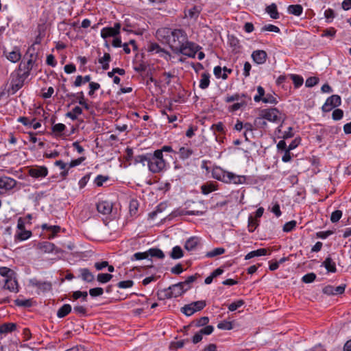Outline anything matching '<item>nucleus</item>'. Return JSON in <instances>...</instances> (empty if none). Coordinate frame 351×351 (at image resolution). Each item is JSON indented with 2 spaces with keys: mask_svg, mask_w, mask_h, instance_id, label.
<instances>
[{
  "mask_svg": "<svg viewBox=\"0 0 351 351\" xmlns=\"http://www.w3.org/2000/svg\"><path fill=\"white\" fill-rule=\"evenodd\" d=\"M156 36L176 54L195 58L197 52L202 49L199 45L189 40L186 32L182 29L160 28L156 31Z\"/></svg>",
  "mask_w": 351,
  "mask_h": 351,
  "instance_id": "nucleus-1",
  "label": "nucleus"
},
{
  "mask_svg": "<svg viewBox=\"0 0 351 351\" xmlns=\"http://www.w3.org/2000/svg\"><path fill=\"white\" fill-rule=\"evenodd\" d=\"M251 101V97L246 93H234L233 95H227L224 98V101L227 104H231L227 107L230 112H235L239 110H243Z\"/></svg>",
  "mask_w": 351,
  "mask_h": 351,
  "instance_id": "nucleus-2",
  "label": "nucleus"
},
{
  "mask_svg": "<svg viewBox=\"0 0 351 351\" xmlns=\"http://www.w3.org/2000/svg\"><path fill=\"white\" fill-rule=\"evenodd\" d=\"M212 177L219 181L226 184H242L245 181V177L238 176L232 172L224 170L220 167L215 166L212 169Z\"/></svg>",
  "mask_w": 351,
  "mask_h": 351,
  "instance_id": "nucleus-3",
  "label": "nucleus"
},
{
  "mask_svg": "<svg viewBox=\"0 0 351 351\" xmlns=\"http://www.w3.org/2000/svg\"><path fill=\"white\" fill-rule=\"evenodd\" d=\"M166 164L161 150H156L153 153H149L147 167L151 172L158 173L162 171L166 168Z\"/></svg>",
  "mask_w": 351,
  "mask_h": 351,
  "instance_id": "nucleus-4",
  "label": "nucleus"
},
{
  "mask_svg": "<svg viewBox=\"0 0 351 351\" xmlns=\"http://www.w3.org/2000/svg\"><path fill=\"white\" fill-rule=\"evenodd\" d=\"M180 286V284L177 283L160 291L158 293V298L160 300H165L180 296L184 293Z\"/></svg>",
  "mask_w": 351,
  "mask_h": 351,
  "instance_id": "nucleus-5",
  "label": "nucleus"
},
{
  "mask_svg": "<svg viewBox=\"0 0 351 351\" xmlns=\"http://www.w3.org/2000/svg\"><path fill=\"white\" fill-rule=\"evenodd\" d=\"M25 219L19 217L17 220L16 230L14 234V240L18 241H23L29 239L32 236L31 230L25 229Z\"/></svg>",
  "mask_w": 351,
  "mask_h": 351,
  "instance_id": "nucleus-6",
  "label": "nucleus"
},
{
  "mask_svg": "<svg viewBox=\"0 0 351 351\" xmlns=\"http://www.w3.org/2000/svg\"><path fill=\"white\" fill-rule=\"evenodd\" d=\"M261 112L263 117L268 121L278 123L284 120L281 112L276 108L263 109Z\"/></svg>",
  "mask_w": 351,
  "mask_h": 351,
  "instance_id": "nucleus-7",
  "label": "nucleus"
},
{
  "mask_svg": "<svg viewBox=\"0 0 351 351\" xmlns=\"http://www.w3.org/2000/svg\"><path fill=\"white\" fill-rule=\"evenodd\" d=\"M206 305L204 300H199L185 305L181 308V311L186 316H191L195 312L202 310Z\"/></svg>",
  "mask_w": 351,
  "mask_h": 351,
  "instance_id": "nucleus-8",
  "label": "nucleus"
},
{
  "mask_svg": "<svg viewBox=\"0 0 351 351\" xmlns=\"http://www.w3.org/2000/svg\"><path fill=\"white\" fill-rule=\"evenodd\" d=\"M147 51L152 53H158L160 57L163 58L167 61L171 59L172 55L165 49L162 48L156 43H150L147 45Z\"/></svg>",
  "mask_w": 351,
  "mask_h": 351,
  "instance_id": "nucleus-9",
  "label": "nucleus"
},
{
  "mask_svg": "<svg viewBox=\"0 0 351 351\" xmlns=\"http://www.w3.org/2000/svg\"><path fill=\"white\" fill-rule=\"evenodd\" d=\"M121 24L119 23H115L113 27H106L101 30V36L104 39H106L109 37H116L119 36L121 30Z\"/></svg>",
  "mask_w": 351,
  "mask_h": 351,
  "instance_id": "nucleus-10",
  "label": "nucleus"
},
{
  "mask_svg": "<svg viewBox=\"0 0 351 351\" xmlns=\"http://www.w3.org/2000/svg\"><path fill=\"white\" fill-rule=\"evenodd\" d=\"M48 174V169L45 166L32 167L28 170V175L35 179H42Z\"/></svg>",
  "mask_w": 351,
  "mask_h": 351,
  "instance_id": "nucleus-11",
  "label": "nucleus"
},
{
  "mask_svg": "<svg viewBox=\"0 0 351 351\" xmlns=\"http://www.w3.org/2000/svg\"><path fill=\"white\" fill-rule=\"evenodd\" d=\"M17 182L14 178L8 176H0V191H10L16 186Z\"/></svg>",
  "mask_w": 351,
  "mask_h": 351,
  "instance_id": "nucleus-12",
  "label": "nucleus"
},
{
  "mask_svg": "<svg viewBox=\"0 0 351 351\" xmlns=\"http://www.w3.org/2000/svg\"><path fill=\"white\" fill-rule=\"evenodd\" d=\"M97 210L102 215H109L112 212V204L108 201H100L97 204Z\"/></svg>",
  "mask_w": 351,
  "mask_h": 351,
  "instance_id": "nucleus-13",
  "label": "nucleus"
},
{
  "mask_svg": "<svg viewBox=\"0 0 351 351\" xmlns=\"http://www.w3.org/2000/svg\"><path fill=\"white\" fill-rule=\"evenodd\" d=\"M31 283L34 287H36L43 293L49 291L52 288L51 283L49 282L39 281L34 279L31 280Z\"/></svg>",
  "mask_w": 351,
  "mask_h": 351,
  "instance_id": "nucleus-14",
  "label": "nucleus"
},
{
  "mask_svg": "<svg viewBox=\"0 0 351 351\" xmlns=\"http://www.w3.org/2000/svg\"><path fill=\"white\" fill-rule=\"evenodd\" d=\"M18 121L21 123L23 125L32 128L34 130H36L41 127V123L39 121H36V119H29L26 117H20L18 119Z\"/></svg>",
  "mask_w": 351,
  "mask_h": 351,
  "instance_id": "nucleus-15",
  "label": "nucleus"
},
{
  "mask_svg": "<svg viewBox=\"0 0 351 351\" xmlns=\"http://www.w3.org/2000/svg\"><path fill=\"white\" fill-rule=\"evenodd\" d=\"M252 58L256 64H262L266 62L267 54L264 50H256L252 52Z\"/></svg>",
  "mask_w": 351,
  "mask_h": 351,
  "instance_id": "nucleus-16",
  "label": "nucleus"
},
{
  "mask_svg": "<svg viewBox=\"0 0 351 351\" xmlns=\"http://www.w3.org/2000/svg\"><path fill=\"white\" fill-rule=\"evenodd\" d=\"M79 278L86 282H92L95 280V276L88 268H80L78 269Z\"/></svg>",
  "mask_w": 351,
  "mask_h": 351,
  "instance_id": "nucleus-17",
  "label": "nucleus"
},
{
  "mask_svg": "<svg viewBox=\"0 0 351 351\" xmlns=\"http://www.w3.org/2000/svg\"><path fill=\"white\" fill-rule=\"evenodd\" d=\"M218 189V184L215 182L208 181L201 186V191L204 195H208Z\"/></svg>",
  "mask_w": 351,
  "mask_h": 351,
  "instance_id": "nucleus-18",
  "label": "nucleus"
},
{
  "mask_svg": "<svg viewBox=\"0 0 351 351\" xmlns=\"http://www.w3.org/2000/svg\"><path fill=\"white\" fill-rule=\"evenodd\" d=\"M67 97H71H71L75 98L77 100L79 104L82 106L86 110H89L90 106L86 102V99H85L84 94L82 91H80L77 93L68 94Z\"/></svg>",
  "mask_w": 351,
  "mask_h": 351,
  "instance_id": "nucleus-19",
  "label": "nucleus"
},
{
  "mask_svg": "<svg viewBox=\"0 0 351 351\" xmlns=\"http://www.w3.org/2000/svg\"><path fill=\"white\" fill-rule=\"evenodd\" d=\"M345 285H339L338 287L328 285L324 288V291L325 293L329 295H339L345 291Z\"/></svg>",
  "mask_w": 351,
  "mask_h": 351,
  "instance_id": "nucleus-20",
  "label": "nucleus"
},
{
  "mask_svg": "<svg viewBox=\"0 0 351 351\" xmlns=\"http://www.w3.org/2000/svg\"><path fill=\"white\" fill-rule=\"evenodd\" d=\"M204 212L199 210H186L185 209H177L171 213L173 217H178L182 215H202Z\"/></svg>",
  "mask_w": 351,
  "mask_h": 351,
  "instance_id": "nucleus-21",
  "label": "nucleus"
},
{
  "mask_svg": "<svg viewBox=\"0 0 351 351\" xmlns=\"http://www.w3.org/2000/svg\"><path fill=\"white\" fill-rule=\"evenodd\" d=\"M193 150L187 145L180 147L178 152L180 158L182 160L189 158L193 154Z\"/></svg>",
  "mask_w": 351,
  "mask_h": 351,
  "instance_id": "nucleus-22",
  "label": "nucleus"
},
{
  "mask_svg": "<svg viewBox=\"0 0 351 351\" xmlns=\"http://www.w3.org/2000/svg\"><path fill=\"white\" fill-rule=\"evenodd\" d=\"M4 53L7 58L12 62H18L21 58L20 50L17 47H15L12 51L8 52V53H6V51H5Z\"/></svg>",
  "mask_w": 351,
  "mask_h": 351,
  "instance_id": "nucleus-23",
  "label": "nucleus"
},
{
  "mask_svg": "<svg viewBox=\"0 0 351 351\" xmlns=\"http://www.w3.org/2000/svg\"><path fill=\"white\" fill-rule=\"evenodd\" d=\"M4 289H8L12 292H18V282L16 280L12 279L11 277L7 278L5 282Z\"/></svg>",
  "mask_w": 351,
  "mask_h": 351,
  "instance_id": "nucleus-24",
  "label": "nucleus"
},
{
  "mask_svg": "<svg viewBox=\"0 0 351 351\" xmlns=\"http://www.w3.org/2000/svg\"><path fill=\"white\" fill-rule=\"evenodd\" d=\"M322 265L326 268L328 272L335 273L337 271L336 264L330 256L324 260Z\"/></svg>",
  "mask_w": 351,
  "mask_h": 351,
  "instance_id": "nucleus-25",
  "label": "nucleus"
},
{
  "mask_svg": "<svg viewBox=\"0 0 351 351\" xmlns=\"http://www.w3.org/2000/svg\"><path fill=\"white\" fill-rule=\"evenodd\" d=\"M267 254V250L265 248H260L256 250L252 251L247 254L245 256V260L251 259L254 257L265 256Z\"/></svg>",
  "mask_w": 351,
  "mask_h": 351,
  "instance_id": "nucleus-26",
  "label": "nucleus"
},
{
  "mask_svg": "<svg viewBox=\"0 0 351 351\" xmlns=\"http://www.w3.org/2000/svg\"><path fill=\"white\" fill-rule=\"evenodd\" d=\"M198 243L199 239L195 237H192L186 241L184 247L188 251H192L196 248Z\"/></svg>",
  "mask_w": 351,
  "mask_h": 351,
  "instance_id": "nucleus-27",
  "label": "nucleus"
},
{
  "mask_svg": "<svg viewBox=\"0 0 351 351\" xmlns=\"http://www.w3.org/2000/svg\"><path fill=\"white\" fill-rule=\"evenodd\" d=\"M210 75L204 72L201 74V79L199 82V88L202 89L207 88L210 85Z\"/></svg>",
  "mask_w": 351,
  "mask_h": 351,
  "instance_id": "nucleus-28",
  "label": "nucleus"
},
{
  "mask_svg": "<svg viewBox=\"0 0 351 351\" xmlns=\"http://www.w3.org/2000/svg\"><path fill=\"white\" fill-rule=\"evenodd\" d=\"M16 325L14 323H4L0 325V333L6 334L15 330Z\"/></svg>",
  "mask_w": 351,
  "mask_h": 351,
  "instance_id": "nucleus-29",
  "label": "nucleus"
},
{
  "mask_svg": "<svg viewBox=\"0 0 351 351\" xmlns=\"http://www.w3.org/2000/svg\"><path fill=\"white\" fill-rule=\"evenodd\" d=\"M266 12L268 13L271 19H279V13L277 10V6L275 3L267 6Z\"/></svg>",
  "mask_w": 351,
  "mask_h": 351,
  "instance_id": "nucleus-30",
  "label": "nucleus"
},
{
  "mask_svg": "<svg viewBox=\"0 0 351 351\" xmlns=\"http://www.w3.org/2000/svg\"><path fill=\"white\" fill-rule=\"evenodd\" d=\"M71 306L68 304L62 305L57 312V316L59 318H63L68 315L71 311Z\"/></svg>",
  "mask_w": 351,
  "mask_h": 351,
  "instance_id": "nucleus-31",
  "label": "nucleus"
},
{
  "mask_svg": "<svg viewBox=\"0 0 351 351\" xmlns=\"http://www.w3.org/2000/svg\"><path fill=\"white\" fill-rule=\"evenodd\" d=\"M66 127L63 123H57L52 126V132L56 136H62Z\"/></svg>",
  "mask_w": 351,
  "mask_h": 351,
  "instance_id": "nucleus-32",
  "label": "nucleus"
},
{
  "mask_svg": "<svg viewBox=\"0 0 351 351\" xmlns=\"http://www.w3.org/2000/svg\"><path fill=\"white\" fill-rule=\"evenodd\" d=\"M139 203L137 199H132L130 202L129 211L131 216L136 217L138 215Z\"/></svg>",
  "mask_w": 351,
  "mask_h": 351,
  "instance_id": "nucleus-33",
  "label": "nucleus"
},
{
  "mask_svg": "<svg viewBox=\"0 0 351 351\" xmlns=\"http://www.w3.org/2000/svg\"><path fill=\"white\" fill-rule=\"evenodd\" d=\"M259 226V219L254 217L252 215H250L248 217V230L250 232H253L256 228Z\"/></svg>",
  "mask_w": 351,
  "mask_h": 351,
  "instance_id": "nucleus-34",
  "label": "nucleus"
},
{
  "mask_svg": "<svg viewBox=\"0 0 351 351\" xmlns=\"http://www.w3.org/2000/svg\"><path fill=\"white\" fill-rule=\"evenodd\" d=\"M82 114V109L79 106H75L71 111L66 114V117L70 118L71 120L75 121L77 119L79 115Z\"/></svg>",
  "mask_w": 351,
  "mask_h": 351,
  "instance_id": "nucleus-35",
  "label": "nucleus"
},
{
  "mask_svg": "<svg viewBox=\"0 0 351 351\" xmlns=\"http://www.w3.org/2000/svg\"><path fill=\"white\" fill-rule=\"evenodd\" d=\"M111 60V56L110 53H105L104 56L101 58H99L98 60V62L99 64L102 65V69L104 70H108L109 69V62Z\"/></svg>",
  "mask_w": 351,
  "mask_h": 351,
  "instance_id": "nucleus-36",
  "label": "nucleus"
},
{
  "mask_svg": "<svg viewBox=\"0 0 351 351\" xmlns=\"http://www.w3.org/2000/svg\"><path fill=\"white\" fill-rule=\"evenodd\" d=\"M91 80V77L89 75L82 76L77 75L75 78V82H73V86L76 87L81 86L82 84H86V82H90Z\"/></svg>",
  "mask_w": 351,
  "mask_h": 351,
  "instance_id": "nucleus-37",
  "label": "nucleus"
},
{
  "mask_svg": "<svg viewBox=\"0 0 351 351\" xmlns=\"http://www.w3.org/2000/svg\"><path fill=\"white\" fill-rule=\"evenodd\" d=\"M288 12L289 14H293L295 16H300L302 13L303 8L301 5H290L287 8Z\"/></svg>",
  "mask_w": 351,
  "mask_h": 351,
  "instance_id": "nucleus-38",
  "label": "nucleus"
},
{
  "mask_svg": "<svg viewBox=\"0 0 351 351\" xmlns=\"http://www.w3.org/2000/svg\"><path fill=\"white\" fill-rule=\"evenodd\" d=\"M326 101L330 105V106H332V108H336L341 105V99L340 96L337 95H332L326 99Z\"/></svg>",
  "mask_w": 351,
  "mask_h": 351,
  "instance_id": "nucleus-39",
  "label": "nucleus"
},
{
  "mask_svg": "<svg viewBox=\"0 0 351 351\" xmlns=\"http://www.w3.org/2000/svg\"><path fill=\"white\" fill-rule=\"evenodd\" d=\"M38 247L45 252H51L53 251L55 245L48 241L39 243Z\"/></svg>",
  "mask_w": 351,
  "mask_h": 351,
  "instance_id": "nucleus-40",
  "label": "nucleus"
},
{
  "mask_svg": "<svg viewBox=\"0 0 351 351\" xmlns=\"http://www.w3.org/2000/svg\"><path fill=\"white\" fill-rule=\"evenodd\" d=\"M148 256H151L152 257H156L160 259H163L165 258V254L163 252L158 248H150L148 251Z\"/></svg>",
  "mask_w": 351,
  "mask_h": 351,
  "instance_id": "nucleus-41",
  "label": "nucleus"
},
{
  "mask_svg": "<svg viewBox=\"0 0 351 351\" xmlns=\"http://www.w3.org/2000/svg\"><path fill=\"white\" fill-rule=\"evenodd\" d=\"M183 251L182 248L177 245L173 247L170 254V257L173 259H179L183 256Z\"/></svg>",
  "mask_w": 351,
  "mask_h": 351,
  "instance_id": "nucleus-42",
  "label": "nucleus"
},
{
  "mask_svg": "<svg viewBox=\"0 0 351 351\" xmlns=\"http://www.w3.org/2000/svg\"><path fill=\"white\" fill-rule=\"evenodd\" d=\"M226 250L223 247H216L211 251L206 252L205 256L207 258H213L224 254Z\"/></svg>",
  "mask_w": 351,
  "mask_h": 351,
  "instance_id": "nucleus-43",
  "label": "nucleus"
},
{
  "mask_svg": "<svg viewBox=\"0 0 351 351\" xmlns=\"http://www.w3.org/2000/svg\"><path fill=\"white\" fill-rule=\"evenodd\" d=\"M290 78L292 80L294 86L296 88L300 87L304 83V79L302 76L297 74H290Z\"/></svg>",
  "mask_w": 351,
  "mask_h": 351,
  "instance_id": "nucleus-44",
  "label": "nucleus"
},
{
  "mask_svg": "<svg viewBox=\"0 0 351 351\" xmlns=\"http://www.w3.org/2000/svg\"><path fill=\"white\" fill-rule=\"evenodd\" d=\"M282 127V125H280L278 128V132L279 133V137L282 138L283 139L291 138L293 136V128L291 127L288 128L287 131H285L283 132H281L280 128Z\"/></svg>",
  "mask_w": 351,
  "mask_h": 351,
  "instance_id": "nucleus-45",
  "label": "nucleus"
},
{
  "mask_svg": "<svg viewBox=\"0 0 351 351\" xmlns=\"http://www.w3.org/2000/svg\"><path fill=\"white\" fill-rule=\"evenodd\" d=\"M265 119L263 117L261 113L260 114V117H256L254 121V125L256 128H265L267 126V122L265 121Z\"/></svg>",
  "mask_w": 351,
  "mask_h": 351,
  "instance_id": "nucleus-46",
  "label": "nucleus"
},
{
  "mask_svg": "<svg viewBox=\"0 0 351 351\" xmlns=\"http://www.w3.org/2000/svg\"><path fill=\"white\" fill-rule=\"evenodd\" d=\"M72 298L75 300L81 298L82 301L86 302L88 299V293L87 291H76L73 293Z\"/></svg>",
  "mask_w": 351,
  "mask_h": 351,
  "instance_id": "nucleus-47",
  "label": "nucleus"
},
{
  "mask_svg": "<svg viewBox=\"0 0 351 351\" xmlns=\"http://www.w3.org/2000/svg\"><path fill=\"white\" fill-rule=\"evenodd\" d=\"M112 277L113 276L112 274L101 273L97 275V280L100 283L104 284L108 282Z\"/></svg>",
  "mask_w": 351,
  "mask_h": 351,
  "instance_id": "nucleus-48",
  "label": "nucleus"
},
{
  "mask_svg": "<svg viewBox=\"0 0 351 351\" xmlns=\"http://www.w3.org/2000/svg\"><path fill=\"white\" fill-rule=\"evenodd\" d=\"M149 158V153H147L146 154H142L136 156L134 158V162L136 163H142L143 165H145V163H148Z\"/></svg>",
  "mask_w": 351,
  "mask_h": 351,
  "instance_id": "nucleus-49",
  "label": "nucleus"
},
{
  "mask_svg": "<svg viewBox=\"0 0 351 351\" xmlns=\"http://www.w3.org/2000/svg\"><path fill=\"white\" fill-rule=\"evenodd\" d=\"M265 95V89L261 86H258L257 87V94L254 97V100L256 102L262 101Z\"/></svg>",
  "mask_w": 351,
  "mask_h": 351,
  "instance_id": "nucleus-50",
  "label": "nucleus"
},
{
  "mask_svg": "<svg viewBox=\"0 0 351 351\" xmlns=\"http://www.w3.org/2000/svg\"><path fill=\"white\" fill-rule=\"evenodd\" d=\"M24 80L21 77H17L12 81V88L14 90H19L23 86Z\"/></svg>",
  "mask_w": 351,
  "mask_h": 351,
  "instance_id": "nucleus-51",
  "label": "nucleus"
},
{
  "mask_svg": "<svg viewBox=\"0 0 351 351\" xmlns=\"http://www.w3.org/2000/svg\"><path fill=\"white\" fill-rule=\"evenodd\" d=\"M14 304L18 306L30 307V306H32V302L29 299H28V300L16 299L14 300Z\"/></svg>",
  "mask_w": 351,
  "mask_h": 351,
  "instance_id": "nucleus-52",
  "label": "nucleus"
},
{
  "mask_svg": "<svg viewBox=\"0 0 351 351\" xmlns=\"http://www.w3.org/2000/svg\"><path fill=\"white\" fill-rule=\"evenodd\" d=\"M262 101L265 104H276L278 103L277 99L270 93L265 94Z\"/></svg>",
  "mask_w": 351,
  "mask_h": 351,
  "instance_id": "nucleus-53",
  "label": "nucleus"
},
{
  "mask_svg": "<svg viewBox=\"0 0 351 351\" xmlns=\"http://www.w3.org/2000/svg\"><path fill=\"white\" fill-rule=\"evenodd\" d=\"M73 311L75 313L80 316H84L87 314V308L82 305H77L73 308Z\"/></svg>",
  "mask_w": 351,
  "mask_h": 351,
  "instance_id": "nucleus-54",
  "label": "nucleus"
},
{
  "mask_svg": "<svg viewBox=\"0 0 351 351\" xmlns=\"http://www.w3.org/2000/svg\"><path fill=\"white\" fill-rule=\"evenodd\" d=\"M243 300H237L228 305V310L230 311H234L244 304Z\"/></svg>",
  "mask_w": 351,
  "mask_h": 351,
  "instance_id": "nucleus-55",
  "label": "nucleus"
},
{
  "mask_svg": "<svg viewBox=\"0 0 351 351\" xmlns=\"http://www.w3.org/2000/svg\"><path fill=\"white\" fill-rule=\"evenodd\" d=\"M297 222L295 220L287 222L283 226V231L285 232H289L292 231L296 226Z\"/></svg>",
  "mask_w": 351,
  "mask_h": 351,
  "instance_id": "nucleus-56",
  "label": "nucleus"
},
{
  "mask_svg": "<svg viewBox=\"0 0 351 351\" xmlns=\"http://www.w3.org/2000/svg\"><path fill=\"white\" fill-rule=\"evenodd\" d=\"M222 68L220 66H217L214 68V70H213V72H214V75H215V77L217 78H220L221 77L222 79L223 80H226L227 79L228 77V75L225 73H223V74H221V71H222Z\"/></svg>",
  "mask_w": 351,
  "mask_h": 351,
  "instance_id": "nucleus-57",
  "label": "nucleus"
},
{
  "mask_svg": "<svg viewBox=\"0 0 351 351\" xmlns=\"http://www.w3.org/2000/svg\"><path fill=\"white\" fill-rule=\"evenodd\" d=\"M342 217V211L340 210H336L332 213L330 216V221L332 223H336L339 221Z\"/></svg>",
  "mask_w": 351,
  "mask_h": 351,
  "instance_id": "nucleus-58",
  "label": "nucleus"
},
{
  "mask_svg": "<svg viewBox=\"0 0 351 351\" xmlns=\"http://www.w3.org/2000/svg\"><path fill=\"white\" fill-rule=\"evenodd\" d=\"M100 84L97 82H89V92L88 95L93 96L95 92L100 88Z\"/></svg>",
  "mask_w": 351,
  "mask_h": 351,
  "instance_id": "nucleus-59",
  "label": "nucleus"
},
{
  "mask_svg": "<svg viewBox=\"0 0 351 351\" xmlns=\"http://www.w3.org/2000/svg\"><path fill=\"white\" fill-rule=\"evenodd\" d=\"M134 282L131 280L120 281L117 283V287L120 289L130 288L133 286Z\"/></svg>",
  "mask_w": 351,
  "mask_h": 351,
  "instance_id": "nucleus-60",
  "label": "nucleus"
},
{
  "mask_svg": "<svg viewBox=\"0 0 351 351\" xmlns=\"http://www.w3.org/2000/svg\"><path fill=\"white\" fill-rule=\"evenodd\" d=\"M217 328L221 330H231L232 329V324L228 321H223L217 324Z\"/></svg>",
  "mask_w": 351,
  "mask_h": 351,
  "instance_id": "nucleus-61",
  "label": "nucleus"
},
{
  "mask_svg": "<svg viewBox=\"0 0 351 351\" xmlns=\"http://www.w3.org/2000/svg\"><path fill=\"white\" fill-rule=\"evenodd\" d=\"M261 30L263 32V31H269V32H276V33H279L280 32V29L278 27L274 25H272V24H268V25H264Z\"/></svg>",
  "mask_w": 351,
  "mask_h": 351,
  "instance_id": "nucleus-62",
  "label": "nucleus"
},
{
  "mask_svg": "<svg viewBox=\"0 0 351 351\" xmlns=\"http://www.w3.org/2000/svg\"><path fill=\"white\" fill-rule=\"evenodd\" d=\"M319 82V78L317 77H309L306 79L305 86L306 87H313Z\"/></svg>",
  "mask_w": 351,
  "mask_h": 351,
  "instance_id": "nucleus-63",
  "label": "nucleus"
},
{
  "mask_svg": "<svg viewBox=\"0 0 351 351\" xmlns=\"http://www.w3.org/2000/svg\"><path fill=\"white\" fill-rule=\"evenodd\" d=\"M343 111L341 109H335L332 114V118L335 121H339L343 118Z\"/></svg>",
  "mask_w": 351,
  "mask_h": 351,
  "instance_id": "nucleus-64",
  "label": "nucleus"
}]
</instances>
